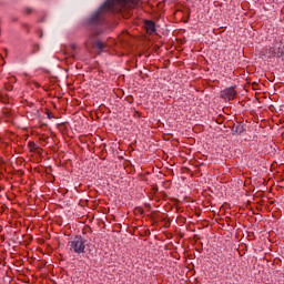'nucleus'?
Instances as JSON below:
<instances>
[{
	"label": "nucleus",
	"mask_w": 284,
	"mask_h": 284,
	"mask_svg": "<svg viewBox=\"0 0 284 284\" xmlns=\"http://www.w3.org/2000/svg\"><path fill=\"white\" fill-rule=\"evenodd\" d=\"M244 132H245V128H243V125H241V124L234 125V126L232 128V130H231V133H232L233 135H236V134L241 135V134L244 133Z\"/></svg>",
	"instance_id": "6"
},
{
	"label": "nucleus",
	"mask_w": 284,
	"mask_h": 284,
	"mask_svg": "<svg viewBox=\"0 0 284 284\" xmlns=\"http://www.w3.org/2000/svg\"><path fill=\"white\" fill-rule=\"evenodd\" d=\"M26 12H27L28 14H31V13H32V9L27 8V9H26Z\"/></svg>",
	"instance_id": "8"
},
{
	"label": "nucleus",
	"mask_w": 284,
	"mask_h": 284,
	"mask_svg": "<svg viewBox=\"0 0 284 284\" xmlns=\"http://www.w3.org/2000/svg\"><path fill=\"white\" fill-rule=\"evenodd\" d=\"M42 38H43V32L40 33V39H42Z\"/></svg>",
	"instance_id": "13"
},
{
	"label": "nucleus",
	"mask_w": 284,
	"mask_h": 284,
	"mask_svg": "<svg viewBox=\"0 0 284 284\" xmlns=\"http://www.w3.org/2000/svg\"><path fill=\"white\" fill-rule=\"evenodd\" d=\"M74 57H75V55H74V54H72V58H73V59H74Z\"/></svg>",
	"instance_id": "14"
},
{
	"label": "nucleus",
	"mask_w": 284,
	"mask_h": 284,
	"mask_svg": "<svg viewBox=\"0 0 284 284\" xmlns=\"http://www.w3.org/2000/svg\"><path fill=\"white\" fill-rule=\"evenodd\" d=\"M141 0H106L89 19L91 26H101L105 21L108 14L121 12L125 8H136Z\"/></svg>",
	"instance_id": "1"
},
{
	"label": "nucleus",
	"mask_w": 284,
	"mask_h": 284,
	"mask_svg": "<svg viewBox=\"0 0 284 284\" xmlns=\"http://www.w3.org/2000/svg\"><path fill=\"white\" fill-rule=\"evenodd\" d=\"M68 247L75 254H85V240L81 235H77L68 242Z\"/></svg>",
	"instance_id": "2"
},
{
	"label": "nucleus",
	"mask_w": 284,
	"mask_h": 284,
	"mask_svg": "<svg viewBox=\"0 0 284 284\" xmlns=\"http://www.w3.org/2000/svg\"><path fill=\"white\" fill-rule=\"evenodd\" d=\"M71 49H72V50H77V44H72V45H71Z\"/></svg>",
	"instance_id": "10"
},
{
	"label": "nucleus",
	"mask_w": 284,
	"mask_h": 284,
	"mask_svg": "<svg viewBox=\"0 0 284 284\" xmlns=\"http://www.w3.org/2000/svg\"><path fill=\"white\" fill-rule=\"evenodd\" d=\"M144 27L146 29L148 34H154L156 32V23L152 20H145Z\"/></svg>",
	"instance_id": "4"
},
{
	"label": "nucleus",
	"mask_w": 284,
	"mask_h": 284,
	"mask_svg": "<svg viewBox=\"0 0 284 284\" xmlns=\"http://www.w3.org/2000/svg\"><path fill=\"white\" fill-rule=\"evenodd\" d=\"M270 50L273 57H277V59H281V57H284V44H281L280 47H273Z\"/></svg>",
	"instance_id": "5"
},
{
	"label": "nucleus",
	"mask_w": 284,
	"mask_h": 284,
	"mask_svg": "<svg viewBox=\"0 0 284 284\" xmlns=\"http://www.w3.org/2000/svg\"><path fill=\"white\" fill-rule=\"evenodd\" d=\"M222 98H226L229 101H233V99H236V89L234 87L224 89L222 91Z\"/></svg>",
	"instance_id": "3"
},
{
	"label": "nucleus",
	"mask_w": 284,
	"mask_h": 284,
	"mask_svg": "<svg viewBox=\"0 0 284 284\" xmlns=\"http://www.w3.org/2000/svg\"><path fill=\"white\" fill-rule=\"evenodd\" d=\"M138 212L140 213V214H143V209H138Z\"/></svg>",
	"instance_id": "11"
},
{
	"label": "nucleus",
	"mask_w": 284,
	"mask_h": 284,
	"mask_svg": "<svg viewBox=\"0 0 284 284\" xmlns=\"http://www.w3.org/2000/svg\"><path fill=\"white\" fill-rule=\"evenodd\" d=\"M48 119H53L52 113H47Z\"/></svg>",
	"instance_id": "9"
},
{
	"label": "nucleus",
	"mask_w": 284,
	"mask_h": 284,
	"mask_svg": "<svg viewBox=\"0 0 284 284\" xmlns=\"http://www.w3.org/2000/svg\"><path fill=\"white\" fill-rule=\"evenodd\" d=\"M34 48H36V50H39V44H36Z\"/></svg>",
	"instance_id": "12"
},
{
	"label": "nucleus",
	"mask_w": 284,
	"mask_h": 284,
	"mask_svg": "<svg viewBox=\"0 0 284 284\" xmlns=\"http://www.w3.org/2000/svg\"><path fill=\"white\" fill-rule=\"evenodd\" d=\"M93 48H95V50H99L100 52H103V50H105V44L101 42V40H97L95 42H93Z\"/></svg>",
	"instance_id": "7"
}]
</instances>
